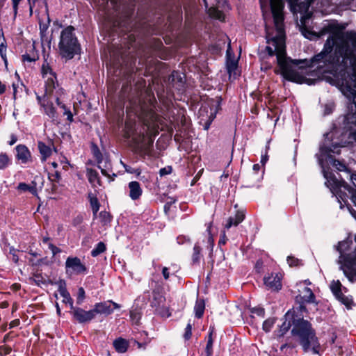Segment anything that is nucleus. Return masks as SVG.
Wrapping results in <instances>:
<instances>
[{"instance_id":"nucleus-1","label":"nucleus","mask_w":356,"mask_h":356,"mask_svg":"<svg viewBox=\"0 0 356 356\" xmlns=\"http://www.w3.org/2000/svg\"><path fill=\"white\" fill-rule=\"evenodd\" d=\"M275 32L270 33L266 27V42L265 52L268 56H276L275 60L282 76L290 81L302 83L304 77L295 68L304 64L307 67H314L318 64V68L327 65L341 68L351 69L353 72L350 80L346 81L343 90V95L351 104V113L346 120L350 130L349 138L356 142V31H344L346 26L337 22L327 23L320 31V35L329 34L323 49L314 56L309 61L307 60H292L286 54L285 33L284 29V4H270Z\"/></svg>"},{"instance_id":"nucleus-2","label":"nucleus","mask_w":356,"mask_h":356,"mask_svg":"<svg viewBox=\"0 0 356 356\" xmlns=\"http://www.w3.org/2000/svg\"><path fill=\"white\" fill-rule=\"evenodd\" d=\"M323 177L326 179L325 185L337 197L342 209L345 205L348 207L350 199L356 207V190L348 186L344 181L338 180L332 172L323 169ZM356 218V216H355Z\"/></svg>"},{"instance_id":"nucleus-3","label":"nucleus","mask_w":356,"mask_h":356,"mask_svg":"<svg viewBox=\"0 0 356 356\" xmlns=\"http://www.w3.org/2000/svg\"><path fill=\"white\" fill-rule=\"evenodd\" d=\"M41 73L45 82V95L54 97L57 105L63 110V115L67 116V120L72 122L73 115L72 112L67 108L65 104L60 101V97L63 92L62 88L58 87L56 73L51 68L48 63L44 62L42 64Z\"/></svg>"},{"instance_id":"nucleus-4","label":"nucleus","mask_w":356,"mask_h":356,"mask_svg":"<svg viewBox=\"0 0 356 356\" xmlns=\"http://www.w3.org/2000/svg\"><path fill=\"white\" fill-rule=\"evenodd\" d=\"M41 73L45 82V95L54 97L57 105L63 110V115L67 116V120L72 122L73 115L72 112L67 108L65 104L60 101V97L63 92L62 88L58 87L56 73L51 68L48 63L44 62L42 64Z\"/></svg>"},{"instance_id":"nucleus-5","label":"nucleus","mask_w":356,"mask_h":356,"mask_svg":"<svg viewBox=\"0 0 356 356\" xmlns=\"http://www.w3.org/2000/svg\"><path fill=\"white\" fill-rule=\"evenodd\" d=\"M293 323L292 333L299 337L305 351L312 350L314 353H318V343L310 323L304 319L294 320Z\"/></svg>"},{"instance_id":"nucleus-6","label":"nucleus","mask_w":356,"mask_h":356,"mask_svg":"<svg viewBox=\"0 0 356 356\" xmlns=\"http://www.w3.org/2000/svg\"><path fill=\"white\" fill-rule=\"evenodd\" d=\"M288 3L290 6L291 11L293 14L300 13V22L301 24V31L303 35L309 38V40L313 39L314 37H321L320 35V31L323 29V27H322L319 31L318 33L316 34L314 32H312L310 31L307 30L305 28V23L307 20L310 19L312 16L311 12L309 11V6L312 4H314L316 0H287ZM330 22H327V23H330ZM331 22H337L335 21H332ZM325 24H323V26H324Z\"/></svg>"},{"instance_id":"nucleus-7","label":"nucleus","mask_w":356,"mask_h":356,"mask_svg":"<svg viewBox=\"0 0 356 356\" xmlns=\"http://www.w3.org/2000/svg\"><path fill=\"white\" fill-rule=\"evenodd\" d=\"M146 111L143 106L130 107L127 109V120L124 130V136L126 138H132V140L136 144L140 145V142L145 138V134L141 131L137 132L136 129V119H143Z\"/></svg>"},{"instance_id":"nucleus-8","label":"nucleus","mask_w":356,"mask_h":356,"mask_svg":"<svg viewBox=\"0 0 356 356\" xmlns=\"http://www.w3.org/2000/svg\"><path fill=\"white\" fill-rule=\"evenodd\" d=\"M74 31V27L70 26L63 29L60 34V40L58 44L60 54L62 57L67 59L72 58L80 50V47Z\"/></svg>"},{"instance_id":"nucleus-9","label":"nucleus","mask_w":356,"mask_h":356,"mask_svg":"<svg viewBox=\"0 0 356 356\" xmlns=\"http://www.w3.org/2000/svg\"><path fill=\"white\" fill-rule=\"evenodd\" d=\"M346 143L343 144H341L339 143H328L325 141L322 145H321L319 149V152L316 154L317 159L318 161L319 165L322 168V172H323V169L327 172H330L329 169H326L323 166V161L326 160L327 158L331 157V153L339 154L340 153V148L344 147Z\"/></svg>"},{"instance_id":"nucleus-10","label":"nucleus","mask_w":356,"mask_h":356,"mask_svg":"<svg viewBox=\"0 0 356 356\" xmlns=\"http://www.w3.org/2000/svg\"><path fill=\"white\" fill-rule=\"evenodd\" d=\"M66 273L69 275L74 274H81L86 271V268L83 264L79 258L69 257L65 261Z\"/></svg>"},{"instance_id":"nucleus-11","label":"nucleus","mask_w":356,"mask_h":356,"mask_svg":"<svg viewBox=\"0 0 356 356\" xmlns=\"http://www.w3.org/2000/svg\"><path fill=\"white\" fill-rule=\"evenodd\" d=\"M22 0H12V4L15 15L17 14L18 10V6ZM29 6L30 15H33V10L35 13H39L41 9L44 8L47 11V6L45 0H27Z\"/></svg>"},{"instance_id":"nucleus-12","label":"nucleus","mask_w":356,"mask_h":356,"mask_svg":"<svg viewBox=\"0 0 356 356\" xmlns=\"http://www.w3.org/2000/svg\"><path fill=\"white\" fill-rule=\"evenodd\" d=\"M71 309V314L73 318L79 323L89 322L95 318L92 309L85 311L84 309L73 306Z\"/></svg>"},{"instance_id":"nucleus-13","label":"nucleus","mask_w":356,"mask_h":356,"mask_svg":"<svg viewBox=\"0 0 356 356\" xmlns=\"http://www.w3.org/2000/svg\"><path fill=\"white\" fill-rule=\"evenodd\" d=\"M15 158L22 164H27L32 161L31 153L24 145H18L15 147Z\"/></svg>"},{"instance_id":"nucleus-14","label":"nucleus","mask_w":356,"mask_h":356,"mask_svg":"<svg viewBox=\"0 0 356 356\" xmlns=\"http://www.w3.org/2000/svg\"><path fill=\"white\" fill-rule=\"evenodd\" d=\"M330 289L336 298L343 305L349 306L352 303V300L342 293L341 284L339 281H333L330 284Z\"/></svg>"},{"instance_id":"nucleus-15","label":"nucleus","mask_w":356,"mask_h":356,"mask_svg":"<svg viewBox=\"0 0 356 356\" xmlns=\"http://www.w3.org/2000/svg\"><path fill=\"white\" fill-rule=\"evenodd\" d=\"M264 284L269 289L278 291L282 287L281 275L272 273L270 275L264 277Z\"/></svg>"},{"instance_id":"nucleus-16","label":"nucleus","mask_w":356,"mask_h":356,"mask_svg":"<svg viewBox=\"0 0 356 356\" xmlns=\"http://www.w3.org/2000/svg\"><path fill=\"white\" fill-rule=\"evenodd\" d=\"M93 154H94V156L99 164L98 168L101 170L102 175H104L106 177H110L109 168L111 167L110 162L108 161H105V164L104 165H102L104 159L97 146H95L93 148Z\"/></svg>"},{"instance_id":"nucleus-17","label":"nucleus","mask_w":356,"mask_h":356,"mask_svg":"<svg viewBox=\"0 0 356 356\" xmlns=\"http://www.w3.org/2000/svg\"><path fill=\"white\" fill-rule=\"evenodd\" d=\"M298 295L296 296L302 302H314L315 296L308 286L298 287Z\"/></svg>"},{"instance_id":"nucleus-18","label":"nucleus","mask_w":356,"mask_h":356,"mask_svg":"<svg viewBox=\"0 0 356 356\" xmlns=\"http://www.w3.org/2000/svg\"><path fill=\"white\" fill-rule=\"evenodd\" d=\"M56 284L58 285L60 295L63 298V302L64 303H68L70 309H73V300L67 290L65 281L64 280H60Z\"/></svg>"},{"instance_id":"nucleus-19","label":"nucleus","mask_w":356,"mask_h":356,"mask_svg":"<svg viewBox=\"0 0 356 356\" xmlns=\"http://www.w3.org/2000/svg\"><path fill=\"white\" fill-rule=\"evenodd\" d=\"M111 301L99 302L95 305L92 309L95 316L97 314H104L109 315L113 313V309L111 308Z\"/></svg>"},{"instance_id":"nucleus-20","label":"nucleus","mask_w":356,"mask_h":356,"mask_svg":"<svg viewBox=\"0 0 356 356\" xmlns=\"http://www.w3.org/2000/svg\"><path fill=\"white\" fill-rule=\"evenodd\" d=\"M229 51H230V44L228 45V49L227 50V60L226 63L227 65V72L229 74V76H233L234 79L237 76L236 74V70L238 67V61L235 60L234 58H231L229 56Z\"/></svg>"},{"instance_id":"nucleus-21","label":"nucleus","mask_w":356,"mask_h":356,"mask_svg":"<svg viewBox=\"0 0 356 356\" xmlns=\"http://www.w3.org/2000/svg\"><path fill=\"white\" fill-rule=\"evenodd\" d=\"M245 218V213L243 210L237 211L234 216H230L225 225V229H229L232 226H237Z\"/></svg>"},{"instance_id":"nucleus-22","label":"nucleus","mask_w":356,"mask_h":356,"mask_svg":"<svg viewBox=\"0 0 356 356\" xmlns=\"http://www.w3.org/2000/svg\"><path fill=\"white\" fill-rule=\"evenodd\" d=\"M129 197L133 200H136L140 198L142 195L143 191L140 184L138 181H133L129 183Z\"/></svg>"},{"instance_id":"nucleus-23","label":"nucleus","mask_w":356,"mask_h":356,"mask_svg":"<svg viewBox=\"0 0 356 356\" xmlns=\"http://www.w3.org/2000/svg\"><path fill=\"white\" fill-rule=\"evenodd\" d=\"M86 176L88 177V181L93 188H97L102 186L100 177L98 172L92 168H87Z\"/></svg>"},{"instance_id":"nucleus-24","label":"nucleus","mask_w":356,"mask_h":356,"mask_svg":"<svg viewBox=\"0 0 356 356\" xmlns=\"http://www.w3.org/2000/svg\"><path fill=\"white\" fill-rule=\"evenodd\" d=\"M38 147L41 154L42 161H45L52 153L51 147L42 141L38 143Z\"/></svg>"},{"instance_id":"nucleus-25","label":"nucleus","mask_w":356,"mask_h":356,"mask_svg":"<svg viewBox=\"0 0 356 356\" xmlns=\"http://www.w3.org/2000/svg\"><path fill=\"white\" fill-rule=\"evenodd\" d=\"M113 346L117 352L124 353L127 350L129 343L122 338H118L113 341Z\"/></svg>"},{"instance_id":"nucleus-26","label":"nucleus","mask_w":356,"mask_h":356,"mask_svg":"<svg viewBox=\"0 0 356 356\" xmlns=\"http://www.w3.org/2000/svg\"><path fill=\"white\" fill-rule=\"evenodd\" d=\"M103 9L105 10L108 14L111 13V10L116 11L118 9V4L116 0H106L103 1Z\"/></svg>"},{"instance_id":"nucleus-27","label":"nucleus","mask_w":356,"mask_h":356,"mask_svg":"<svg viewBox=\"0 0 356 356\" xmlns=\"http://www.w3.org/2000/svg\"><path fill=\"white\" fill-rule=\"evenodd\" d=\"M205 308L204 301L203 300H197L194 307L195 316L198 318L203 316Z\"/></svg>"},{"instance_id":"nucleus-28","label":"nucleus","mask_w":356,"mask_h":356,"mask_svg":"<svg viewBox=\"0 0 356 356\" xmlns=\"http://www.w3.org/2000/svg\"><path fill=\"white\" fill-rule=\"evenodd\" d=\"M45 113L53 120L57 118V113L55 108L53 106L51 103H47V104H43Z\"/></svg>"},{"instance_id":"nucleus-29","label":"nucleus","mask_w":356,"mask_h":356,"mask_svg":"<svg viewBox=\"0 0 356 356\" xmlns=\"http://www.w3.org/2000/svg\"><path fill=\"white\" fill-rule=\"evenodd\" d=\"M11 164V160L6 152L0 153V170L7 168Z\"/></svg>"},{"instance_id":"nucleus-30","label":"nucleus","mask_w":356,"mask_h":356,"mask_svg":"<svg viewBox=\"0 0 356 356\" xmlns=\"http://www.w3.org/2000/svg\"><path fill=\"white\" fill-rule=\"evenodd\" d=\"M106 250V245L103 242H99L91 251V255L94 257H97Z\"/></svg>"},{"instance_id":"nucleus-31","label":"nucleus","mask_w":356,"mask_h":356,"mask_svg":"<svg viewBox=\"0 0 356 356\" xmlns=\"http://www.w3.org/2000/svg\"><path fill=\"white\" fill-rule=\"evenodd\" d=\"M89 197L93 215L94 216H96L100 207L99 201L97 197H93L91 195H89Z\"/></svg>"},{"instance_id":"nucleus-32","label":"nucleus","mask_w":356,"mask_h":356,"mask_svg":"<svg viewBox=\"0 0 356 356\" xmlns=\"http://www.w3.org/2000/svg\"><path fill=\"white\" fill-rule=\"evenodd\" d=\"M99 218L103 225H106L111 222V216L108 212L102 211L99 214Z\"/></svg>"},{"instance_id":"nucleus-33","label":"nucleus","mask_w":356,"mask_h":356,"mask_svg":"<svg viewBox=\"0 0 356 356\" xmlns=\"http://www.w3.org/2000/svg\"><path fill=\"white\" fill-rule=\"evenodd\" d=\"M200 251H201L200 247L198 245L195 244L193 248V257H192L193 261L194 263H197L200 261V258H201Z\"/></svg>"},{"instance_id":"nucleus-34","label":"nucleus","mask_w":356,"mask_h":356,"mask_svg":"<svg viewBox=\"0 0 356 356\" xmlns=\"http://www.w3.org/2000/svg\"><path fill=\"white\" fill-rule=\"evenodd\" d=\"M211 222H210L208 226H207V234H208V238H207V243H208V248L211 249V250H213V247L214 245V241H213V236L211 233Z\"/></svg>"},{"instance_id":"nucleus-35","label":"nucleus","mask_w":356,"mask_h":356,"mask_svg":"<svg viewBox=\"0 0 356 356\" xmlns=\"http://www.w3.org/2000/svg\"><path fill=\"white\" fill-rule=\"evenodd\" d=\"M6 44L4 38L3 37V41L0 44V55L3 60L5 65H7V58H6Z\"/></svg>"},{"instance_id":"nucleus-36","label":"nucleus","mask_w":356,"mask_h":356,"mask_svg":"<svg viewBox=\"0 0 356 356\" xmlns=\"http://www.w3.org/2000/svg\"><path fill=\"white\" fill-rule=\"evenodd\" d=\"M275 322V318H270L266 319L263 323V330L266 332H270Z\"/></svg>"},{"instance_id":"nucleus-37","label":"nucleus","mask_w":356,"mask_h":356,"mask_svg":"<svg viewBox=\"0 0 356 356\" xmlns=\"http://www.w3.org/2000/svg\"><path fill=\"white\" fill-rule=\"evenodd\" d=\"M332 159V165L339 171H344L346 170V166L345 165L344 163H343L342 162L338 161V160H336V159H332V156L330 158Z\"/></svg>"},{"instance_id":"nucleus-38","label":"nucleus","mask_w":356,"mask_h":356,"mask_svg":"<svg viewBox=\"0 0 356 356\" xmlns=\"http://www.w3.org/2000/svg\"><path fill=\"white\" fill-rule=\"evenodd\" d=\"M85 299V291L83 287H80L78 289L77 297H76V303L78 305H81Z\"/></svg>"},{"instance_id":"nucleus-39","label":"nucleus","mask_w":356,"mask_h":356,"mask_svg":"<svg viewBox=\"0 0 356 356\" xmlns=\"http://www.w3.org/2000/svg\"><path fill=\"white\" fill-rule=\"evenodd\" d=\"M31 281L38 286H41V285L45 282L43 277L40 275H34L33 277L31 278Z\"/></svg>"},{"instance_id":"nucleus-40","label":"nucleus","mask_w":356,"mask_h":356,"mask_svg":"<svg viewBox=\"0 0 356 356\" xmlns=\"http://www.w3.org/2000/svg\"><path fill=\"white\" fill-rule=\"evenodd\" d=\"M192 335V325L190 323H188L185 328V332L184 334V337L186 340H188L191 339Z\"/></svg>"},{"instance_id":"nucleus-41","label":"nucleus","mask_w":356,"mask_h":356,"mask_svg":"<svg viewBox=\"0 0 356 356\" xmlns=\"http://www.w3.org/2000/svg\"><path fill=\"white\" fill-rule=\"evenodd\" d=\"M152 145H153V140L150 138L149 140L148 143L147 144L144 145V147H143V151L146 154H147V155L150 154Z\"/></svg>"},{"instance_id":"nucleus-42","label":"nucleus","mask_w":356,"mask_h":356,"mask_svg":"<svg viewBox=\"0 0 356 356\" xmlns=\"http://www.w3.org/2000/svg\"><path fill=\"white\" fill-rule=\"evenodd\" d=\"M213 342L207 341L205 348L206 356H212L213 355Z\"/></svg>"},{"instance_id":"nucleus-43","label":"nucleus","mask_w":356,"mask_h":356,"mask_svg":"<svg viewBox=\"0 0 356 356\" xmlns=\"http://www.w3.org/2000/svg\"><path fill=\"white\" fill-rule=\"evenodd\" d=\"M287 262L290 266H298L300 263L298 259L293 257H288Z\"/></svg>"},{"instance_id":"nucleus-44","label":"nucleus","mask_w":356,"mask_h":356,"mask_svg":"<svg viewBox=\"0 0 356 356\" xmlns=\"http://www.w3.org/2000/svg\"><path fill=\"white\" fill-rule=\"evenodd\" d=\"M171 172H172V168L170 166H167V167L163 168L160 169V170H159V174L161 176L167 175L170 174Z\"/></svg>"},{"instance_id":"nucleus-45","label":"nucleus","mask_w":356,"mask_h":356,"mask_svg":"<svg viewBox=\"0 0 356 356\" xmlns=\"http://www.w3.org/2000/svg\"><path fill=\"white\" fill-rule=\"evenodd\" d=\"M163 297L159 294H154V300L152 302V306H156L155 301H158V304L163 301Z\"/></svg>"},{"instance_id":"nucleus-46","label":"nucleus","mask_w":356,"mask_h":356,"mask_svg":"<svg viewBox=\"0 0 356 356\" xmlns=\"http://www.w3.org/2000/svg\"><path fill=\"white\" fill-rule=\"evenodd\" d=\"M22 60L24 63H31L35 61L36 58L35 57L31 56L29 54H24L22 55Z\"/></svg>"},{"instance_id":"nucleus-47","label":"nucleus","mask_w":356,"mask_h":356,"mask_svg":"<svg viewBox=\"0 0 356 356\" xmlns=\"http://www.w3.org/2000/svg\"><path fill=\"white\" fill-rule=\"evenodd\" d=\"M11 352V348L8 346H1L0 347V355H7Z\"/></svg>"},{"instance_id":"nucleus-48","label":"nucleus","mask_w":356,"mask_h":356,"mask_svg":"<svg viewBox=\"0 0 356 356\" xmlns=\"http://www.w3.org/2000/svg\"><path fill=\"white\" fill-rule=\"evenodd\" d=\"M347 245L348 243L346 241H341L338 243L337 249L342 254Z\"/></svg>"},{"instance_id":"nucleus-49","label":"nucleus","mask_w":356,"mask_h":356,"mask_svg":"<svg viewBox=\"0 0 356 356\" xmlns=\"http://www.w3.org/2000/svg\"><path fill=\"white\" fill-rule=\"evenodd\" d=\"M83 220V216L81 215H78L73 219L72 224L74 226H77V225H80L81 223H82Z\"/></svg>"},{"instance_id":"nucleus-50","label":"nucleus","mask_w":356,"mask_h":356,"mask_svg":"<svg viewBox=\"0 0 356 356\" xmlns=\"http://www.w3.org/2000/svg\"><path fill=\"white\" fill-rule=\"evenodd\" d=\"M130 317L136 323H138V321L140 319L139 314L137 312L134 311V310L130 311Z\"/></svg>"},{"instance_id":"nucleus-51","label":"nucleus","mask_w":356,"mask_h":356,"mask_svg":"<svg viewBox=\"0 0 356 356\" xmlns=\"http://www.w3.org/2000/svg\"><path fill=\"white\" fill-rule=\"evenodd\" d=\"M48 246L54 256L60 252V250L54 245H53L52 243H49Z\"/></svg>"},{"instance_id":"nucleus-52","label":"nucleus","mask_w":356,"mask_h":356,"mask_svg":"<svg viewBox=\"0 0 356 356\" xmlns=\"http://www.w3.org/2000/svg\"><path fill=\"white\" fill-rule=\"evenodd\" d=\"M290 327H291V322L290 321L286 322V321H285L281 326V330H282V331H283V332H286L288 331V330L290 328Z\"/></svg>"},{"instance_id":"nucleus-53","label":"nucleus","mask_w":356,"mask_h":356,"mask_svg":"<svg viewBox=\"0 0 356 356\" xmlns=\"http://www.w3.org/2000/svg\"><path fill=\"white\" fill-rule=\"evenodd\" d=\"M29 186L25 183H20L17 186V189L22 191H27L29 189Z\"/></svg>"},{"instance_id":"nucleus-54","label":"nucleus","mask_w":356,"mask_h":356,"mask_svg":"<svg viewBox=\"0 0 356 356\" xmlns=\"http://www.w3.org/2000/svg\"><path fill=\"white\" fill-rule=\"evenodd\" d=\"M16 252H17V250H15L14 248H10V253L13 255V261L15 263H17L18 261V256L16 254Z\"/></svg>"},{"instance_id":"nucleus-55","label":"nucleus","mask_w":356,"mask_h":356,"mask_svg":"<svg viewBox=\"0 0 356 356\" xmlns=\"http://www.w3.org/2000/svg\"><path fill=\"white\" fill-rule=\"evenodd\" d=\"M227 238L225 235V232H223L222 234L220 236V238L219 240L218 244L219 245H225L226 243Z\"/></svg>"},{"instance_id":"nucleus-56","label":"nucleus","mask_w":356,"mask_h":356,"mask_svg":"<svg viewBox=\"0 0 356 356\" xmlns=\"http://www.w3.org/2000/svg\"><path fill=\"white\" fill-rule=\"evenodd\" d=\"M311 284V282L309 280H306L304 281H301L299 283L297 284V287H302V286H307L308 285Z\"/></svg>"},{"instance_id":"nucleus-57","label":"nucleus","mask_w":356,"mask_h":356,"mask_svg":"<svg viewBox=\"0 0 356 356\" xmlns=\"http://www.w3.org/2000/svg\"><path fill=\"white\" fill-rule=\"evenodd\" d=\"M162 274L165 280H168L170 276V273L168 271V268L167 267H163L162 269Z\"/></svg>"},{"instance_id":"nucleus-58","label":"nucleus","mask_w":356,"mask_h":356,"mask_svg":"<svg viewBox=\"0 0 356 356\" xmlns=\"http://www.w3.org/2000/svg\"><path fill=\"white\" fill-rule=\"evenodd\" d=\"M17 141V137L15 134H11L10 140L8 142V144L11 146L13 145Z\"/></svg>"},{"instance_id":"nucleus-59","label":"nucleus","mask_w":356,"mask_h":356,"mask_svg":"<svg viewBox=\"0 0 356 356\" xmlns=\"http://www.w3.org/2000/svg\"><path fill=\"white\" fill-rule=\"evenodd\" d=\"M268 159V156L267 155V149H266L265 154L261 155V163H262V165H265V163L267 162Z\"/></svg>"},{"instance_id":"nucleus-60","label":"nucleus","mask_w":356,"mask_h":356,"mask_svg":"<svg viewBox=\"0 0 356 356\" xmlns=\"http://www.w3.org/2000/svg\"><path fill=\"white\" fill-rule=\"evenodd\" d=\"M213 327H210L207 341H211V342H213Z\"/></svg>"},{"instance_id":"nucleus-61","label":"nucleus","mask_w":356,"mask_h":356,"mask_svg":"<svg viewBox=\"0 0 356 356\" xmlns=\"http://www.w3.org/2000/svg\"><path fill=\"white\" fill-rule=\"evenodd\" d=\"M350 179L353 184L356 187V172L350 174Z\"/></svg>"},{"instance_id":"nucleus-62","label":"nucleus","mask_w":356,"mask_h":356,"mask_svg":"<svg viewBox=\"0 0 356 356\" xmlns=\"http://www.w3.org/2000/svg\"><path fill=\"white\" fill-rule=\"evenodd\" d=\"M61 163H63V168L64 169H67L68 165H70V163L68 162V161L65 157H63V159L61 160Z\"/></svg>"},{"instance_id":"nucleus-63","label":"nucleus","mask_w":356,"mask_h":356,"mask_svg":"<svg viewBox=\"0 0 356 356\" xmlns=\"http://www.w3.org/2000/svg\"><path fill=\"white\" fill-rule=\"evenodd\" d=\"M19 320H14L13 321L10 322V327L12 328V327H16L17 325H19Z\"/></svg>"},{"instance_id":"nucleus-64","label":"nucleus","mask_w":356,"mask_h":356,"mask_svg":"<svg viewBox=\"0 0 356 356\" xmlns=\"http://www.w3.org/2000/svg\"><path fill=\"white\" fill-rule=\"evenodd\" d=\"M28 191L33 195H35L37 193V190L35 186H29V189Z\"/></svg>"}]
</instances>
